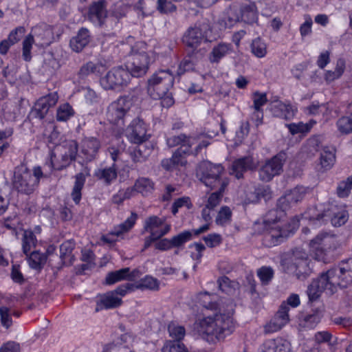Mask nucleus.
Instances as JSON below:
<instances>
[{
    "label": "nucleus",
    "mask_w": 352,
    "mask_h": 352,
    "mask_svg": "<svg viewBox=\"0 0 352 352\" xmlns=\"http://www.w3.org/2000/svg\"><path fill=\"white\" fill-rule=\"evenodd\" d=\"M352 189V175L346 180L340 182L337 187V194L340 197H346L349 196Z\"/></svg>",
    "instance_id": "nucleus-56"
},
{
    "label": "nucleus",
    "mask_w": 352,
    "mask_h": 352,
    "mask_svg": "<svg viewBox=\"0 0 352 352\" xmlns=\"http://www.w3.org/2000/svg\"><path fill=\"white\" fill-rule=\"evenodd\" d=\"M175 78L169 69H159L147 80V93L155 100H159L173 87Z\"/></svg>",
    "instance_id": "nucleus-7"
},
{
    "label": "nucleus",
    "mask_w": 352,
    "mask_h": 352,
    "mask_svg": "<svg viewBox=\"0 0 352 352\" xmlns=\"http://www.w3.org/2000/svg\"><path fill=\"white\" fill-rule=\"evenodd\" d=\"M224 168L221 164H214L208 161L202 162L197 169V177L207 187L214 189L221 186L225 190L229 179L223 177Z\"/></svg>",
    "instance_id": "nucleus-5"
},
{
    "label": "nucleus",
    "mask_w": 352,
    "mask_h": 352,
    "mask_svg": "<svg viewBox=\"0 0 352 352\" xmlns=\"http://www.w3.org/2000/svg\"><path fill=\"white\" fill-rule=\"evenodd\" d=\"M257 8L254 2L245 1L240 6L232 5L227 11L228 21L226 25L231 27L241 19L245 23H252L257 20Z\"/></svg>",
    "instance_id": "nucleus-10"
},
{
    "label": "nucleus",
    "mask_w": 352,
    "mask_h": 352,
    "mask_svg": "<svg viewBox=\"0 0 352 352\" xmlns=\"http://www.w3.org/2000/svg\"><path fill=\"white\" fill-rule=\"evenodd\" d=\"M43 173L40 166L34 167L32 173L24 164L15 168L13 178V186L19 192L30 194L38 186L40 179Z\"/></svg>",
    "instance_id": "nucleus-6"
},
{
    "label": "nucleus",
    "mask_w": 352,
    "mask_h": 352,
    "mask_svg": "<svg viewBox=\"0 0 352 352\" xmlns=\"http://www.w3.org/2000/svg\"><path fill=\"white\" fill-rule=\"evenodd\" d=\"M284 161L285 155L283 153H279L270 160H267L258 170L260 180L268 182L275 176L280 175L283 171Z\"/></svg>",
    "instance_id": "nucleus-14"
},
{
    "label": "nucleus",
    "mask_w": 352,
    "mask_h": 352,
    "mask_svg": "<svg viewBox=\"0 0 352 352\" xmlns=\"http://www.w3.org/2000/svg\"><path fill=\"white\" fill-rule=\"evenodd\" d=\"M232 305L227 311L220 308L218 313L198 320L195 323V328L208 342L223 340L232 331Z\"/></svg>",
    "instance_id": "nucleus-2"
},
{
    "label": "nucleus",
    "mask_w": 352,
    "mask_h": 352,
    "mask_svg": "<svg viewBox=\"0 0 352 352\" xmlns=\"http://www.w3.org/2000/svg\"><path fill=\"white\" fill-rule=\"evenodd\" d=\"M232 46L230 43H219L214 46L209 54V60L212 63H219L223 57L230 54Z\"/></svg>",
    "instance_id": "nucleus-34"
},
{
    "label": "nucleus",
    "mask_w": 352,
    "mask_h": 352,
    "mask_svg": "<svg viewBox=\"0 0 352 352\" xmlns=\"http://www.w3.org/2000/svg\"><path fill=\"white\" fill-rule=\"evenodd\" d=\"M216 298V295L208 292L201 293L198 296L200 305L208 309H215L217 308Z\"/></svg>",
    "instance_id": "nucleus-47"
},
{
    "label": "nucleus",
    "mask_w": 352,
    "mask_h": 352,
    "mask_svg": "<svg viewBox=\"0 0 352 352\" xmlns=\"http://www.w3.org/2000/svg\"><path fill=\"white\" fill-rule=\"evenodd\" d=\"M327 280L332 281L333 287H345L352 284V258L341 261L339 265L327 271Z\"/></svg>",
    "instance_id": "nucleus-12"
},
{
    "label": "nucleus",
    "mask_w": 352,
    "mask_h": 352,
    "mask_svg": "<svg viewBox=\"0 0 352 352\" xmlns=\"http://www.w3.org/2000/svg\"><path fill=\"white\" fill-rule=\"evenodd\" d=\"M107 16L105 1L103 0L94 3L89 10V19L96 25H101Z\"/></svg>",
    "instance_id": "nucleus-29"
},
{
    "label": "nucleus",
    "mask_w": 352,
    "mask_h": 352,
    "mask_svg": "<svg viewBox=\"0 0 352 352\" xmlns=\"http://www.w3.org/2000/svg\"><path fill=\"white\" fill-rule=\"evenodd\" d=\"M206 40V36L200 27H190L184 33L182 41L184 44L191 48L193 52Z\"/></svg>",
    "instance_id": "nucleus-25"
},
{
    "label": "nucleus",
    "mask_w": 352,
    "mask_h": 352,
    "mask_svg": "<svg viewBox=\"0 0 352 352\" xmlns=\"http://www.w3.org/2000/svg\"><path fill=\"white\" fill-rule=\"evenodd\" d=\"M103 69L104 67L101 64L89 61L80 67L78 76L80 78H85L92 74H99Z\"/></svg>",
    "instance_id": "nucleus-38"
},
{
    "label": "nucleus",
    "mask_w": 352,
    "mask_h": 352,
    "mask_svg": "<svg viewBox=\"0 0 352 352\" xmlns=\"http://www.w3.org/2000/svg\"><path fill=\"white\" fill-rule=\"evenodd\" d=\"M257 276L262 284L267 285L273 278L274 271L270 267H262L258 270Z\"/></svg>",
    "instance_id": "nucleus-60"
},
{
    "label": "nucleus",
    "mask_w": 352,
    "mask_h": 352,
    "mask_svg": "<svg viewBox=\"0 0 352 352\" xmlns=\"http://www.w3.org/2000/svg\"><path fill=\"white\" fill-rule=\"evenodd\" d=\"M83 91L85 101L89 104H94L100 102V96L94 90L89 87H85L83 89Z\"/></svg>",
    "instance_id": "nucleus-64"
},
{
    "label": "nucleus",
    "mask_w": 352,
    "mask_h": 352,
    "mask_svg": "<svg viewBox=\"0 0 352 352\" xmlns=\"http://www.w3.org/2000/svg\"><path fill=\"white\" fill-rule=\"evenodd\" d=\"M195 53L192 52V54L186 57L179 64L177 74L182 75L186 72L192 71L197 63V59L194 57Z\"/></svg>",
    "instance_id": "nucleus-46"
},
{
    "label": "nucleus",
    "mask_w": 352,
    "mask_h": 352,
    "mask_svg": "<svg viewBox=\"0 0 352 352\" xmlns=\"http://www.w3.org/2000/svg\"><path fill=\"white\" fill-rule=\"evenodd\" d=\"M287 192L289 195L291 200L296 205L304 199L307 192V188L304 186H298Z\"/></svg>",
    "instance_id": "nucleus-51"
},
{
    "label": "nucleus",
    "mask_w": 352,
    "mask_h": 352,
    "mask_svg": "<svg viewBox=\"0 0 352 352\" xmlns=\"http://www.w3.org/2000/svg\"><path fill=\"white\" fill-rule=\"evenodd\" d=\"M122 302L121 298L114 295L113 292H109L100 296L96 302V311H99L103 309H114L120 306Z\"/></svg>",
    "instance_id": "nucleus-30"
},
{
    "label": "nucleus",
    "mask_w": 352,
    "mask_h": 352,
    "mask_svg": "<svg viewBox=\"0 0 352 352\" xmlns=\"http://www.w3.org/2000/svg\"><path fill=\"white\" fill-rule=\"evenodd\" d=\"M100 141L94 137H85L80 143V154L87 162L94 160L100 148Z\"/></svg>",
    "instance_id": "nucleus-22"
},
{
    "label": "nucleus",
    "mask_w": 352,
    "mask_h": 352,
    "mask_svg": "<svg viewBox=\"0 0 352 352\" xmlns=\"http://www.w3.org/2000/svg\"><path fill=\"white\" fill-rule=\"evenodd\" d=\"M89 175V173L84 174L83 173H78L75 177V183L72 192V197L76 204H78L81 199V190L84 186L86 176Z\"/></svg>",
    "instance_id": "nucleus-37"
},
{
    "label": "nucleus",
    "mask_w": 352,
    "mask_h": 352,
    "mask_svg": "<svg viewBox=\"0 0 352 352\" xmlns=\"http://www.w3.org/2000/svg\"><path fill=\"white\" fill-rule=\"evenodd\" d=\"M253 104L251 109H263L262 107L267 103V98L265 93L256 91L252 96Z\"/></svg>",
    "instance_id": "nucleus-62"
},
{
    "label": "nucleus",
    "mask_w": 352,
    "mask_h": 352,
    "mask_svg": "<svg viewBox=\"0 0 352 352\" xmlns=\"http://www.w3.org/2000/svg\"><path fill=\"white\" fill-rule=\"evenodd\" d=\"M74 114V110L67 102L63 103L57 109L56 120L60 122H65L71 118Z\"/></svg>",
    "instance_id": "nucleus-43"
},
{
    "label": "nucleus",
    "mask_w": 352,
    "mask_h": 352,
    "mask_svg": "<svg viewBox=\"0 0 352 352\" xmlns=\"http://www.w3.org/2000/svg\"><path fill=\"white\" fill-rule=\"evenodd\" d=\"M90 35L86 28H81L77 34L74 36L69 43L70 47L75 52H80L89 43Z\"/></svg>",
    "instance_id": "nucleus-31"
},
{
    "label": "nucleus",
    "mask_w": 352,
    "mask_h": 352,
    "mask_svg": "<svg viewBox=\"0 0 352 352\" xmlns=\"http://www.w3.org/2000/svg\"><path fill=\"white\" fill-rule=\"evenodd\" d=\"M120 342H112L107 344L103 352H133L129 349L135 340L134 335L131 332L122 334L120 338Z\"/></svg>",
    "instance_id": "nucleus-26"
},
{
    "label": "nucleus",
    "mask_w": 352,
    "mask_h": 352,
    "mask_svg": "<svg viewBox=\"0 0 352 352\" xmlns=\"http://www.w3.org/2000/svg\"><path fill=\"white\" fill-rule=\"evenodd\" d=\"M129 71L122 67L111 69L100 80V85L106 90L116 89L126 86L131 78Z\"/></svg>",
    "instance_id": "nucleus-13"
},
{
    "label": "nucleus",
    "mask_w": 352,
    "mask_h": 352,
    "mask_svg": "<svg viewBox=\"0 0 352 352\" xmlns=\"http://www.w3.org/2000/svg\"><path fill=\"white\" fill-rule=\"evenodd\" d=\"M168 331L170 337L173 339L180 341L186 335L185 328L175 322H170L168 326Z\"/></svg>",
    "instance_id": "nucleus-50"
},
{
    "label": "nucleus",
    "mask_w": 352,
    "mask_h": 352,
    "mask_svg": "<svg viewBox=\"0 0 352 352\" xmlns=\"http://www.w3.org/2000/svg\"><path fill=\"white\" fill-rule=\"evenodd\" d=\"M163 352H189L186 346L179 342L166 341L162 348Z\"/></svg>",
    "instance_id": "nucleus-58"
},
{
    "label": "nucleus",
    "mask_w": 352,
    "mask_h": 352,
    "mask_svg": "<svg viewBox=\"0 0 352 352\" xmlns=\"http://www.w3.org/2000/svg\"><path fill=\"white\" fill-rule=\"evenodd\" d=\"M324 217H328L331 224L335 227H340L344 225L349 219V214L344 206L331 205V206L324 211V213L319 214L316 217H311V221H320Z\"/></svg>",
    "instance_id": "nucleus-16"
},
{
    "label": "nucleus",
    "mask_w": 352,
    "mask_h": 352,
    "mask_svg": "<svg viewBox=\"0 0 352 352\" xmlns=\"http://www.w3.org/2000/svg\"><path fill=\"white\" fill-rule=\"evenodd\" d=\"M131 188L134 190V195L140 193L142 196L146 197L152 194L155 189L154 182L148 178H138Z\"/></svg>",
    "instance_id": "nucleus-33"
},
{
    "label": "nucleus",
    "mask_w": 352,
    "mask_h": 352,
    "mask_svg": "<svg viewBox=\"0 0 352 352\" xmlns=\"http://www.w3.org/2000/svg\"><path fill=\"white\" fill-rule=\"evenodd\" d=\"M283 265L288 273L294 274L298 279H304L311 273L314 263L305 251L296 249Z\"/></svg>",
    "instance_id": "nucleus-8"
},
{
    "label": "nucleus",
    "mask_w": 352,
    "mask_h": 352,
    "mask_svg": "<svg viewBox=\"0 0 352 352\" xmlns=\"http://www.w3.org/2000/svg\"><path fill=\"white\" fill-rule=\"evenodd\" d=\"M336 148L333 146H323L320 155V164L324 170L331 168L336 162Z\"/></svg>",
    "instance_id": "nucleus-32"
},
{
    "label": "nucleus",
    "mask_w": 352,
    "mask_h": 352,
    "mask_svg": "<svg viewBox=\"0 0 352 352\" xmlns=\"http://www.w3.org/2000/svg\"><path fill=\"white\" fill-rule=\"evenodd\" d=\"M250 48L252 53L257 58H263L267 54V45L259 37L252 41Z\"/></svg>",
    "instance_id": "nucleus-42"
},
{
    "label": "nucleus",
    "mask_w": 352,
    "mask_h": 352,
    "mask_svg": "<svg viewBox=\"0 0 352 352\" xmlns=\"http://www.w3.org/2000/svg\"><path fill=\"white\" fill-rule=\"evenodd\" d=\"M260 352H291V344L282 338L268 340L263 343Z\"/></svg>",
    "instance_id": "nucleus-28"
},
{
    "label": "nucleus",
    "mask_w": 352,
    "mask_h": 352,
    "mask_svg": "<svg viewBox=\"0 0 352 352\" xmlns=\"http://www.w3.org/2000/svg\"><path fill=\"white\" fill-rule=\"evenodd\" d=\"M258 166L257 162L251 156L243 157L234 160L230 169V174L237 179L242 178L247 170H253Z\"/></svg>",
    "instance_id": "nucleus-23"
},
{
    "label": "nucleus",
    "mask_w": 352,
    "mask_h": 352,
    "mask_svg": "<svg viewBox=\"0 0 352 352\" xmlns=\"http://www.w3.org/2000/svg\"><path fill=\"white\" fill-rule=\"evenodd\" d=\"M270 111L275 117L290 120L295 116L297 108L292 106L289 103L274 101L270 104Z\"/></svg>",
    "instance_id": "nucleus-27"
},
{
    "label": "nucleus",
    "mask_w": 352,
    "mask_h": 352,
    "mask_svg": "<svg viewBox=\"0 0 352 352\" xmlns=\"http://www.w3.org/2000/svg\"><path fill=\"white\" fill-rule=\"evenodd\" d=\"M327 276H329L327 272L322 273L319 278L314 280L308 286L307 293L309 300H316L323 291L329 294L337 291V287H333L332 281L326 278Z\"/></svg>",
    "instance_id": "nucleus-15"
},
{
    "label": "nucleus",
    "mask_w": 352,
    "mask_h": 352,
    "mask_svg": "<svg viewBox=\"0 0 352 352\" xmlns=\"http://www.w3.org/2000/svg\"><path fill=\"white\" fill-rule=\"evenodd\" d=\"M30 35L35 41V45L38 47L48 46L54 39L52 28L47 24H40L34 27Z\"/></svg>",
    "instance_id": "nucleus-21"
},
{
    "label": "nucleus",
    "mask_w": 352,
    "mask_h": 352,
    "mask_svg": "<svg viewBox=\"0 0 352 352\" xmlns=\"http://www.w3.org/2000/svg\"><path fill=\"white\" fill-rule=\"evenodd\" d=\"M130 55L126 67L132 77L140 78L144 76L149 68L153 57L152 51H147L146 43L140 41L130 47Z\"/></svg>",
    "instance_id": "nucleus-3"
},
{
    "label": "nucleus",
    "mask_w": 352,
    "mask_h": 352,
    "mask_svg": "<svg viewBox=\"0 0 352 352\" xmlns=\"http://www.w3.org/2000/svg\"><path fill=\"white\" fill-rule=\"evenodd\" d=\"M58 100V95L56 92L40 98L34 104V113L36 118L43 119L47 115L49 109L56 105Z\"/></svg>",
    "instance_id": "nucleus-24"
},
{
    "label": "nucleus",
    "mask_w": 352,
    "mask_h": 352,
    "mask_svg": "<svg viewBox=\"0 0 352 352\" xmlns=\"http://www.w3.org/2000/svg\"><path fill=\"white\" fill-rule=\"evenodd\" d=\"M94 175L98 179L102 180L107 185L111 184L118 177L117 168L115 164L111 166L99 168L94 173Z\"/></svg>",
    "instance_id": "nucleus-36"
},
{
    "label": "nucleus",
    "mask_w": 352,
    "mask_h": 352,
    "mask_svg": "<svg viewBox=\"0 0 352 352\" xmlns=\"http://www.w3.org/2000/svg\"><path fill=\"white\" fill-rule=\"evenodd\" d=\"M322 316L319 312H314L305 316L300 321V325L307 329H313L320 322Z\"/></svg>",
    "instance_id": "nucleus-49"
},
{
    "label": "nucleus",
    "mask_w": 352,
    "mask_h": 352,
    "mask_svg": "<svg viewBox=\"0 0 352 352\" xmlns=\"http://www.w3.org/2000/svg\"><path fill=\"white\" fill-rule=\"evenodd\" d=\"M134 285L136 289L157 290L159 289L160 283L157 278L151 276H146L139 281L134 283Z\"/></svg>",
    "instance_id": "nucleus-39"
},
{
    "label": "nucleus",
    "mask_w": 352,
    "mask_h": 352,
    "mask_svg": "<svg viewBox=\"0 0 352 352\" xmlns=\"http://www.w3.org/2000/svg\"><path fill=\"white\" fill-rule=\"evenodd\" d=\"M217 192H212L209 195L206 206L212 210L214 209L221 202L224 190H221V186H219Z\"/></svg>",
    "instance_id": "nucleus-54"
},
{
    "label": "nucleus",
    "mask_w": 352,
    "mask_h": 352,
    "mask_svg": "<svg viewBox=\"0 0 352 352\" xmlns=\"http://www.w3.org/2000/svg\"><path fill=\"white\" fill-rule=\"evenodd\" d=\"M125 135L127 139L133 144H141L149 138L145 123L139 118L134 119L130 123L126 129Z\"/></svg>",
    "instance_id": "nucleus-17"
},
{
    "label": "nucleus",
    "mask_w": 352,
    "mask_h": 352,
    "mask_svg": "<svg viewBox=\"0 0 352 352\" xmlns=\"http://www.w3.org/2000/svg\"><path fill=\"white\" fill-rule=\"evenodd\" d=\"M34 44L35 45V41L29 34L23 41L22 56L25 61H30L32 58L31 50Z\"/></svg>",
    "instance_id": "nucleus-57"
},
{
    "label": "nucleus",
    "mask_w": 352,
    "mask_h": 352,
    "mask_svg": "<svg viewBox=\"0 0 352 352\" xmlns=\"http://www.w3.org/2000/svg\"><path fill=\"white\" fill-rule=\"evenodd\" d=\"M192 236V234L189 231L182 232L177 235L173 236L170 240L173 248H177L182 246L187 241H190Z\"/></svg>",
    "instance_id": "nucleus-59"
},
{
    "label": "nucleus",
    "mask_w": 352,
    "mask_h": 352,
    "mask_svg": "<svg viewBox=\"0 0 352 352\" xmlns=\"http://www.w3.org/2000/svg\"><path fill=\"white\" fill-rule=\"evenodd\" d=\"M166 219L153 215L146 218L143 228L153 236H164L170 230V225L165 224Z\"/></svg>",
    "instance_id": "nucleus-20"
},
{
    "label": "nucleus",
    "mask_w": 352,
    "mask_h": 352,
    "mask_svg": "<svg viewBox=\"0 0 352 352\" xmlns=\"http://www.w3.org/2000/svg\"><path fill=\"white\" fill-rule=\"evenodd\" d=\"M166 143L169 147L179 146L177 150L182 151L184 155H194L210 144L207 140H201L200 136H186L182 133L168 138Z\"/></svg>",
    "instance_id": "nucleus-9"
},
{
    "label": "nucleus",
    "mask_w": 352,
    "mask_h": 352,
    "mask_svg": "<svg viewBox=\"0 0 352 352\" xmlns=\"http://www.w3.org/2000/svg\"><path fill=\"white\" fill-rule=\"evenodd\" d=\"M289 307L283 302L273 318L264 327L266 333H272L281 329L289 321Z\"/></svg>",
    "instance_id": "nucleus-19"
},
{
    "label": "nucleus",
    "mask_w": 352,
    "mask_h": 352,
    "mask_svg": "<svg viewBox=\"0 0 352 352\" xmlns=\"http://www.w3.org/2000/svg\"><path fill=\"white\" fill-rule=\"evenodd\" d=\"M138 216L135 213L131 212L123 223L115 226L107 234L101 237V241L105 243L113 244L117 241L116 237L122 236L123 234L128 232L135 225Z\"/></svg>",
    "instance_id": "nucleus-18"
},
{
    "label": "nucleus",
    "mask_w": 352,
    "mask_h": 352,
    "mask_svg": "<svg viewBox=\"0 0 352 352\" xmlns=\"http://www.w3.org/2000/svg\"><path fill=\"white\" fill-rule=\"evenodd\" d=\"M277 208L268 212L264 221L267 232L265 234V241L270 245H276L283 239L293 234L299 226V219L297 217L289 221L285 219V211L295 206L287 192L281 196L277 201Z\"/></svg>",
    "instance_id": "nucleus-1"
},
{
    "label": "nucleus",
    "mask_w": 352,
    "mask_h": 352,
    "mask_svg": "<svg viewBox=\"0 0 352 352\" xmlns=\"http://www.w3.org/2000/svg\"><path fill=\"white\" fill-rule=\"evenodd\" d=\"M132 105L133 100L131 97H120L109 105L107 111V120L113 124L122 126Z\"/></svg>",
    "instance_id": "nucleus-11"
},
{
    "label": "nucleus",
    "mask_w": 352,
    "mask_h": 352,
    "mask_svg": "<svg viewBox=\"0 0 352 352\" xmlns=\"http://www.w3.org/2000/svg\"><path fill=\"white\" fill-rule=\"evenodd\" d=\"M232 211L228 206H223L218 212L215 222L219 226H226L231 222Z\"/></svg>",
    "instance_id": "nucleus-48"
},
{
    "label": "nucleus",
    "mask_w": 352,
    "mask_h": 352,
    "mask_svg": "<svg viewBox=\"0 0 352 352\" xmlns=\"http://www.w3.org/2000/svg\"><path fill=\"white\" fill-rule=\"evenodd\" d=\"M37 239L32 230H25L23 234L22 248L24 254L26 255L31 250L36 247Z\"/></svg>",
    "instance_id": "nucleus-40"
},
{
    "label": "nucleus",
    "mask_w": 352,
    "mask_h": 352,
    "mask_svg": "<svg viewBox=\"0 0 352 352\" xmlns=\"http://www.w3.org/2000/svg\"><path fill=\"white\" fill-rule=\"evenodd\" d=\"M133 197H135L134 190L131 187H128L126 189H121L114 194L111 198V201L114 204L121 205L125 200Z\"/></svg>",
    "instance_id": "nucleus-44"
},
{
    "label": "nucleus",
    "mask_w": 352,
    "mask_h": 352,
    "mask_svg": "<svg viewBox=\"0 0 352 352\" xmlns=\"http://www.w3.org/2000/svg\"><path fill=\"white\" fill-rule=\"evenodd\" d=\"M338 131L342 135L352 133V116H342L336 122Z\"/></svg>",
    "instance_id": "nucleus-45"
},
{
    "label": "nucleus",
    "mask_w": 352,
    "mask_h": 352,
    "mask_svg": "<svg viewBox=\"0 0 352 352\" xmlns=\"http://www.w3.org/2000/svg\"><path fill=\"white\" fill-rule=\"evenodd\" d=\"M11 311L7 307H0V320L1 325L6 329L10 328L12 324Z\"/></svg>",
    "instance_id": "nucleus-61"
},
{
    "label": "nucleus",
    "mask_w": 352,
    "mask_h": 352,
    "mask_svg": "<svg viewBox=\"0 0 352 352\" xmlns=\"http://www.w3.org/2000/svg\"><path fill=\"white\" fill-rule=\"evenodd\" d=\"M134 276V272L131 274L129 267L122 268L108 273L105 278V284L111 285L123 280H131Z\"/></svg>",
    "instance_id": "nucleus-35"
},
{
    "label": "nucleus",
    "mask_w": 352,
    "mask_h": 352,
    "mask_svg": "<svg viewBox=\"0 0 352 352\" xmlns=\"http://www.w3.org/2000/svg\"><path fill=\"white\" fill-rule=\"evenodd\" d=\"M157 9L161 13H170L176 10V6L168 0H157Z\"/></svg>",
    "instance_id": "nucleus-63"
},
{
    "label": "nucleus",
    "mask_w": 352,
    "mask_h": 352,
    "mask_svg": "<svg viewBox=\"0 0 352 352\" xmlns=\"http://www.w3.org/2000/svg\"><path fill=\"white\" fill-rule=\"evenodd\" d=\"M219 288L223 292L232 294L236 289V284L230 280L228 277H221L218 280Z\"/></svg>",
    "instance_id": "nucleus-52"
},
{
    "label": "nucleus",
    "mask_w": 352,
    "mask_h": 352,
    "mask_svg": "<svg viewBox=\"0 0 352 352\" xmlns=\"http://www.w3.org/2000/svg\"><path fill=\"white\" fill-rule=\"evenodd\" d=\"M340 245L338 237L331 232L318 233L309 243V254L315 260L325 262L331 252Z\"/></svg>",
    "instance_id": "nucleus-4"
},
{
    "label": "nucleus",
    "mask_w": 352,
    "mask_h": 352,
    "mask_svg": "<svg viewBox=\"0 0 352 352\" xmlns=\"http://www.w3.org/2000/svg\"><path fill=\"white\" fill-rule=\"evenodd\" d=\"M46 256L38 251L32 252L28 258L30 267L32 269L39 270L46 262Z\"/></svg>",
    "instance_id": "nucleus-41"
},
{
    "label": "nucleus",
    "mask_w": 352,
    "mask_h": 352,
    "mask_svg": "<svg viewBox=\"0 0 352 352\" xmlns=\"http://www.w3.org/2000/svg\"><path fill=\"white\" fill-rule=\"evenodd\" d=\"M151 152V148H146L144 146H142L135 149L131 156L134 162H142L146 160Z\"/></svg>",
    "instance_id": "nucleus-53"
},
{
    "label": "nucleus",
    "mask_w": 352,
    "mask_h": 352,
    "mask_svg": "<svg viewBox=\"0 0 352 352\" xmlns=\"http://www.w3.org/2000/svg\"><path fill=\"white\" fill-rule=\"evenodd\" d=\"M183 207L187 209H190L192 207V204L190 197H182L175 200L171 207V212L173 215H175L179 210Z\"/></svg>",
    "instance_id": "nucleus-55"
}]
</instances>
